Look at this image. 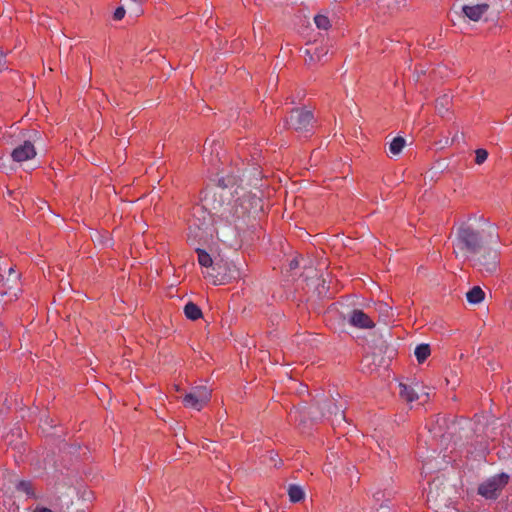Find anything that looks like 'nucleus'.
<instances>
[{"label": "nucleus", "mask_w": 512, "mask_h": 512, "mask_svg": "<svg viewBox=\"0 0 512 512\" xmlns=\"http://www.w3.org/2000/svg\"><path fill=\"white\" fill-rule=\"evenodd\" d=\"M486 244H488V239L484 230H478L468 223H462L457 229L453 248L456 256L472 257L479 254Z\"/></svg>", "instance_id": "obj_1"}, {"label": "nucleus", "mask_w": 512, "mask_h": 512, "mask_svg": "<svg viewBox=\"0 0 512 512\" xmlns=\"http://www.w3.org/2000/svg\"><path fill=\"white\" fill-rule=\"evenodd\" d=\"M0 284H3L5 289L4 294H7L8 301H14L18 298L20 289V273L17 272L12 265L6 262L0 263Z\"/></svg>", "instance_id": "obj_2"}, {"label": "nucleus", "mask_w": 512, "mask_h": 512, "mask_svg": "<svg viewBox=\"0 0 512 512\" xmlns=\"http://www.w3.org/2000/svg\"><path fill=\"white\" fill-rule=\"evenodd\" d=\"M314 122L312 111L305 108L293 109L286 121L288 128L305 135L312 132Z\"/></svg>", "instance_id": "obj_3"}, {"label": "nucleus", "mask_w": 512, "mask_h": 512, "mask_svg": "<svg viewBox=\"0 0 512 512\" xmlns=\"http://www.w3.org/2000/svg\"><path fill=\"white\" fill-rule=\"evenodd\" d=\"M320 409V416L315 415L313 412H310L312 418L317 420L321 417H332L331 424L333 426L340 425L342 422H345V414H344V403L343 401H338L335 398L326 399L322 402L318 403Z\"/></svg>", "instance_id": "obj_4"}, {"label": "nucleus", "mask_w": 512, "mask_h": 512, "mask_svg": "<svg viewBox=\"0 0 512 512\" xmlns=\"http://www.w3.org/2000/svg\"><path fill=\"white\" fill-rule=\"evenodd\" d=\"M472 260L480 271L492 274L498 267L499 252L496 248L486 244L479 254L472 256Z\"/></svg>", "instance_id": "obj_5"}, {"label": "nucleus", "mask_w": 512, "mask_h": 512, "mask_svg": "<svg viewBox=\"0 0 512 512\" xmlns=\"http://www.w3.org/2000/svg\"><path fill=\"white\" fill-rule=\"evenodd\" d=\"M508 481V474H496L479 485L478 493L487 499H495L499 492L506 486Z\"/></svg>", "instance_id": "obj_6"}, {"label": "nucleus", "mask_w": 512, "mask_h": 512, "mask_svg": "<svg viewBox=\"0 0 512 512\" xmlns=\"http://www.w3.org/2000/svg\"><path fill=\"white\" fill-rule=\"evenodd\" d=\"M211 392L205 386L193 387L191 391L183 397V404L188 407L200 411L210 400Z\"/></svg>", "instance_id": "obj_7"}, {"label": "nucleus", "mask_w": 512, "mask_h": 512, "mask_svg": "<svg viewBox=\"0 0 512 512\" xmlns=\"http://www.w3.org/2000/svg\"><path fill=\"white\" fill-rule=\"evenodd\" d=\"M348 323L359 329H372L375 327L372 318L359 309H354L349 313Z\"/></svg>", "instance_id": "obj_8"}, {"label": "nucleus", "mask_w": 512, "mask_h": 512, "mask_svg": "<svg viewBox=\"0 0 512 512\" xmlns=\"http://www.w3.org/2000/svg\"><path fill=\"white\" fill-rule=\"evenodd\" d=\"M35 155V147L30 141H24L22 145L16 147L11 153L12 159L16 162L27 161L34 158Z\"/></svg>", "instance_id": "obj_9"}, {"label": "nucleus", "mask_w": 512, "mask_h": 512, "mask_svg": "<svg viewBox=\"0 0 512 512\" xmlns=\"http://www.w3.org/2000/svg\"><path fill=\"white\" fill-rule=\"evenodd\" d=\"M489 5L487 3L464 5L462 11L464 15L472 21H478L488 11Z\"/></svg>", "instance_id": "obj_10"}, {"label": "nucleus", "mask_w": 512, "mask_h": 512, "mask_svg": "<svg viewBox=\"0 0 512 512\" xmlns=\"http://www.w3.org/2000/svg\"><path fill=\"white\" fill-rule=\"evenodd\" d=\"M305 62L307 64H311L317 61H321V59L327 55L328 48L326 47H315L313 49L306 48L304 51Z\"/></svg>", "instance_id": "obj_11"}, {"label": "nucleus", "mask_w": 512, "mask_h": 512, "mask_svg": "<svg viewBox=\"0 0 512 512\" xmlns=\"http://www.w3.org/2000/svg\"><path fill=\"white\" fill-rule=\"evenodd\" d=\"M377 5L382 13H393L405 5V0H377Z\"/></svg>", "instance_id": "obj_12"}, {"label": "nucleus", "mask_w": 512, "mask_h": 512, "mask_svg": "<svg viewBox=\"0 0 512 512\" xmlns=\"http://www.w3.org/2000/svg\"><path fill=\"white\" fill-rule=\"evenodd\" d=\"M399 395L406 402H413L418 399V393L412 385L399 383Z\"/></svg>", "instance_id": "obj_13"}, {"label": "nucleus", "mask_w": 512, "mask_h": 512, "mask_svg": "<svg viewBox=\"0 0 512 512\" xmlns=\"http://www.w3.org/2000/svg\"><path fill=\"white\" fill-rule=\"evenodd\" d=\"M485 293L479 286H474L466 293V299L470 304H479L484 300Z\"/></svg>", "instance_id": "obj_14"}, {"label": "nucleus", "mask_w": 512, "mask_h": 512, "mask_svg": "<svg viewBox=\"0 0 512 512\" xmlns=\"http://www.w3.org/2000/svg\"><path fill=\"white\" fill-rule=\"evenodd\" d=\"M184 314L188 319L193 321L202 317L201 309L193 302H189L184 306Z\"/></svg>", "instance_id": "obj_15"}, {"label": "nucleus", "mask_w": 512, "mask_h": 512, "mask_svg": "<svg viewBox=\"0 0 512 512\" xmlns=\"http://www.w3.org/2000/svg\"><path fill=\"white\" fill-rule=\"evenodd\" d=\"M405 139L401 136L395 137L389 144V153L393 156L399 155L405 146Z\"/></svg>", "instance_id": "obj_16"}, {"label": "nucleus", "mask_w": 512, "mask_h": 512, "mask_svg": "<svg viewBox=\"0 0 512 512\" xmlns=\"http://www.w3.org/2000/svg\"><path fill=\"white\" fill-rule=\"evenodd\" d=\"M431 350L428 344H420L416 346L414 355L419 363H423L429 356Z\"/></svg>", "instance_id": "obj_17"}, {"label": "nucleus", "mask_w": 512, "mask_h": 512, "mask_svg": "<svg viewBox=\"0 0 512 512\" xmlns=\"http://www.w3.org/2000/svg\"><path fill=\"white\" fill-rule=\"evenodd\" d=\"M288 495L291 502L296 503L304 498V491L298 485H290L288 487Z\"/></svg>", "instance_id": "obj_18"}, {"label": "nucleus", "mask_w": 512, "mask_h": 512, "mask_svg": "<svg viewBox=\"0 0 512 512\" xmlns=\"http://www.w3.org/2000/svg\"><path fill=\"white\" fill-rule=\"evenodd\" d=\"M17 491L23 492L30 498H36V494L34 492V488L30 481L22 480L16 486Z\"/></svg>", "instance_id": "obj_19"}, {"label": "nucleus", "mask_w": 512, "mask_h": 512, "mask_svg": "<svg viewBox=\"0 0 512 512\" xmlns=\"http://www.w3.org/2000/svg\"><path fill=\"white\" fill-rule=\"evenodd\" d=\"M314 23L318 29L328 30L331 27V22L327 15L317 14L314 17Z\"/></svg>", "instance_id": "obj_20"}, {"label": "nucleus", "mask_w": 512, "mask_h": 512, "mask_svg": "<svg viewBox=\"0 0 512 512\" xmlns=\"http://www.w3.org/2000/svg\"><path fill=\"white\" fill-rule=\"evenodd\" d=\"M198 262L203 267H210L213 263L211 256L203 249L197 248Z\"/></svg>", "instance_id": "obj_21"}, {"label": "nucleus", "mask_w": 512, "mask_h": 512, "mask_svg": "<svg viewBox=\"0 0 512 512\" xmlns=\"http://www.w3.org/2000/svg\"><path fill=\"white\" fill-rule=\"evenodd\" d=\"M475 154H476V157H475L476 164L481 165L487 160V157H488L487 150L479 148L475 151Z\"/></svg>", "instance_id": "obj_22"}, {"label": "nucleus", "mask_w": 512, "mask_h": 512, "mask_svg": "<svg viewBox=\"0 0 512 512\" xmlns=\"http://www.w3.org/2000/svg\"><path fill=\"white\" fill-rule=\"evenodd\" d=\"M448 103H449V97L448 96H444V97H442V98L437 100L436 107H437L439 113H443L444 111L448 110L445 107V105H447Z\"/></svg>", "instance_id": "obj_23"}, {"label": "nucleus", "mask_w": 512, "mask_h": 512, "mask_svg": "<svg viewBox=\"0 0 512 512\" xmlns=\"http://www.w3.org/2000/svg\"><path fill=\"white\" fill-rule=\"evenodd\" d=\"M5 289H7V288L4 287L3 284H0V305L1 306H4L11 302V301L7 300L9 298V296L7 294H4Z\"/></svg>", "instance_id": "obj_24"}, {"label": "nucleus", "mask_w": 512, "mask_h": 512, "mask_svg": "<svg viewBox=\"0 0 512 512\" xmlns=\"http://www.w3.org/2000/svg\"><path fill=\"white\" fill-rule=\"evenodd\" d=\"M125 16V9L123 7H118L115 12H114V15H113V18L117 21L123 19V17Z\"/></svg>", "instance_id": "obj_25"}, {"label": "nucleus", "mask_w": 512, "mask_h": 512, "mask_svg": "<svg viewBox=\"0 0 512 512\" xmlns=\"http://www.w3.org/2000/svg\"><path fill=\"white\" fill-rule=\"evenodd\" d=\"M238 200L240 201V203H239L240 209L237 208L235 214H236V217L240 218L243 216V207H245L244 203H243V196L241 198H239Z\"/></svg>", "instance_id": "obj_26"}, {"label": "nucleus", "mask_w": 512, "mask_h": 512, "mask_svg": "<svg viewBox=\"0 0 512 512\" xmlns=\"http://www.w3.org/2000/svg\"><path fill=\"white\" fill-rule=\"evenodd\" d=\"M33 512H53V511L46 507L37 506Z\"/></svg>", "instance_id": "obj_27"}, {"label": "nucleus", "mask_w": 512, "mask_h": 512, "mask_svg": "<svg viewBox=\"0 0 512 512\" xmlns=\"http://www.w3.org/2000/svg\"><path fill=\"white\" fill-rule=\"evenodd\" d=\"M298 265H299V262H298V260H297V259H293V260L290 262V268H291V269H295V268H297V267H298Z\"/></svg>", "instance_id": "obj_28"}, {"label": "nucleus", "mask_w": 512, "mask_h": 512, "mask_svg": "<svg viewBox=\"0 0 512 512\" xmlns=\"http://www.w3.org/2000/svg\"><path fill=\"white\" fill-rule=\"evenodd\" d=\"M433 497V487L430 486V489H429V493H428V499L430 500V498Z\"/></svg>", "instance_id": "obj_29"}, {"label": "nucleus", "mask_w": 512, "mask_h": 512, "mask_svg": "<svg viewBox=\"0 0 512 512\" xmlns=\"http://www.w3.org/2000/svg\"><path fill=\"white\" fill-rule=\"evenodd\" d=\"M380 496H381V493L380 492H377L374 494V498L376 501H379L380 500Z\"/></svg>", "instance_id": "obj_30"}, {"label": "nucleus", "mask_w": 512, "mask_h": 512, "mask_svg": "<svg viewBox=\"0 0 512 512\" xmlns=\"http://www.w3.org/2000/svg\"><path fill=\"white\" fill-rule=\"evenodd\" d=\"M253 200H254L256 205L259 204V202H260V200L258 198H255V197L253 198Z\"/></svg>", "instance_id": "obj_31"}, {"label": "nucleus", "mask_w": 512, "mask_h": 512, "mask_svg": "<svg viewBox=\"0 0 512 512\" xmlns=\"http://www.w3.org/2000/svg\"><path fill=\"white\" fill-rule=\"evenodd\" d=\"M384 507H387V508H388V505H383V504H381V505L379 506V509H380V508H384Z\"/></svg>", "instance_id": "obj_32"}, {"label": "nucleus", "mask_w": 512, "mask_h": 512, "mask_svg": "<svg viewBox=\"0 0 512 512\" xmlns=\"http://www.w3.org/2000/svg\"><path fill=\"white\" fill-rule=\"evenodd\" d=\"M189 231H190V234H191L192 232H194V230L192 229V226H190V227H189Z\"/></svg>", "instance_id": "obj_33"}, {"label": "nucleus", "mask_w": 512, "mask_h": 512, "mask_svg": "<svg viewBox=\"0 0 512 512\" xmlns=\"http://www.w3.org/2000/svg\"><path fill=\"white\" fill-rule=\"evenodd\" d=\"M213 144H214V143L209 144V147H210V149H211V153L213 152V149H212V145H213Z\"/></svg>", "instance_id": "obj_34"}, {"label": "nucleus", "mask_w": 512, "mask_h": 512, "mask_svg": "<svg viewBox=\"0 0 512 512\" xmlns=\"http://www.w3.org/2000/svg\"><path fill=\"white\" fill-rule=\"evenodd\" d=\"M205 145H207V141L205 142ZM206 150H207V147L204 146V151H206Z\"/></svg>", "instance_id": "obj_35"}]
</instances>
